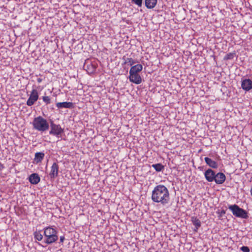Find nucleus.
<instances>
[{"mask_svg": "<svg viewBox=\"0 0 252 252\" xmlns=\"http://www.w3.org/2000/svg\"><path fill=\"white\" fill-rule=\"evenodd\" d=\"M225 211H224V210H222V211H221V212H220V215H224V214H225Z\"/></svg>", "mask_w": 252, "mask_h": 252, "instance_id": "c756f323", "label": "nucleus"}, {"mask_svg": "<svg viewBox=\"0 0 252 252\" xmlns=\"http://www.w3.org/2000/svg\"><path fill=\"white\" fill-rule=\"evenodd\" d=\"M152 200L162 205L168 204L170 200L169 192L167 188L164 185L156 186L152 191Z\"/></svg>", "mask_w": 252, "mask_h": 252, "instance_id": "f257e3e1", "label": "nucleus"}, {"mask_svg": "<svg viewBox=\"0 0 252 252\" xmlns=\"http://www.w3.org/2000/svg\"><path fill=\"white\" fill-rule=\"evenodd\" d=\"M45 154L43 152H37L35 154L34 162L36 164L41 162L44 159Z\"/></svg>", "mask_w": 252, "mask_h": 252, "instance_id": "dca6fc26", "label": "nucleus"}, {"mask_svg": "<svg viewBox=\"0 0 252 252\" xmlns=\"http://www.w3.org/2000/svg\"><path fill=\"white\" fill-rule=\"evenodd\" d=\"M92 67H93V69H92V70H91V72H93L95 70V67H94L93 66H92Z\"/></svg>", "mask_w": 252, "mask_h": 252, "instance_id": "7c9ffc66", "label": "nucleus"}, {"mask_svg": "<svg viewBox=\"0 0 252 252\" xmlns=\"http://www.w3.org/2000/svg\"><path fill=\"white\" fill-rule=\"evenodd\" d=\"M143 69V66L141 64H137L132 66L129 70V74H138Z\"/></svg>", "mask_w": 252, "mask_h": 252, "instance_id": "2eb2a0df", "label": "nucleus"}, {"mask_svg": "<svg viewBox=\"0 0 252 252\" xmlns=\"http://www.w3.org/2000/svg\"><path fill=\"white\" fill-rule=\"evenodd\" d=\"M198 169L201 171H203L204 170V167L203 166H199L198 167Z\"/></svg>", "mask_w": 252, "mask_h": 252, "instance_id": "bb28decb", "label": "nucleus"}, {"mask_svg": "<svg viewBox=\"0 0 252 252\" xmlns=\"http://www.w3.org/2000/svg\"><path fill=\"white\" fill-rule=\"evenodd\" d=\"M42 99L46 104H49L51 103V99L49 96H44L42 97Z\"/></svg>", "mask_w": 252, "mask_h": 252, "instance_id": "b1692460", "label": "nucleus"}, {"mask_svg": "<svg viewBox=\"0 0 252 252\" xmlns=\"http://www.w3.org/2000/svg\"><path fill=\"white\" fill-rule=\"evenodd\" d=\"M37 81L38 83H41L42 81V78H37Z\"/></svg>", "mask_w": 252, "mask_h": 252, "instance_id": "c85d7f7f", "label": "nucleus"}, {"mask_svg": "<svg viewBox=\"0 0 252 252\" xmlns=\"http://www.w3.org/2000/svg\"><path fill=\"white\" fill-rule=\"evenodd\" d=\"M241 88L246 92L252 89V80L250 79H244L241 81Z\"/></svg>", "mask_w": 252, "mask_h": 252, "instance_id": "6e6552de", "label": "nucleus"}, {"mask_svg": "<svg viewBox=\"0 0 252 252\" xmlns=\"http://www.w3.org/2000/svg\"><path fill=\"white\" fill-rule=\"evenodd\" d=\"M204 160L206 163L211 168L216 169L218 167V164L215 160H212L208 157H205Z\"/></svg>", "mask_w": 252, "mask_h": 252, "instance_id": "4468645a", "label": "nucleus"}, {"mask_svg": "<svg viewBox=\"0 0 252 252\" xmlns=\"http://www.w3.org/2000/svg\"><path fill=\"white\" fill-rule=\"evenodd\" d=\"M64 239H65V238L63 236H61L60 238V243H63Z\"/></svg>", "mask_w": 252, "mask_h": 252, "instance_id": "a878e982", "label": "nucleus"}, {"mask_svg": "<svg viewBox=\"0 0 252 252\" xmlns=\"http://www.w3.org/2000/svg\"><path fill=\"white\" fill-rule=\"evenodd\" d=\"M225 179V175L223 173L218 172L216 174L215 179L214 181L217 184H222L224 182Z\"/></svg>", "mask_w": 252, "mask_h": 252, "instance_id": "9b49d317", "label": "nucleus"}, {"mask_svg": "<svg viewBox=\"0 0 252 252\" xmlns=\"http://www.w3.org/2000/svg\"><path fill=\"white\" fill-rule=\"evenodd\" d=\"M29 180L32 184L36 185L40 182V178L37 174L32 173L29 176Z\"/></svg>", "mask_w": 252, "mask_h": 252, "instance_id": "f8f14e48", "label": "nucleus"}, {"mask_svg": "<svg viewBox=\"0 0 252 252\" xmlns=\"http://www.w3.org/2000/svg\"><path fill=\"white\" fill-rule=\"evenodd\" d=\"M34 237L37 241H41L43 239V235L40 231H35L34 234Z\"/></svg>", "mask_w": 252, "mask_h": 252, "instance_id": "aec40b11", "label": "nucleus"}, {"mask_svg": "<svg viewBox=\"0 0 252 252\" xmlns=\"http://www.w3.org/2000/svg\"><path fill=\"white\" fill-rule=\"evenodd\" d=\"M152 167H153L157 172H160L164 169V166L161 163L152 164Z\"/></svg>", "mask_w": 252, "mask_h": 252, "instance_id": "6ab92c4d", "label": "nucleus"}, {"mask_svg": "<svg viewBox=\"0 0 252 252\" xmlns=\"http://www.w3.org/2000/svg\"><path fill=\"white\" fill-rule=\"evenodd\" d=\"M228 209L236 217L245 219H247L249 218L248 212L239 207L237 205H229L228 206Z\"/></svg>", "mask_w": 252, "mask_h": 252, "instance_id": "20e7f679", "label": "nucleus"}, {"mask_svg": "<svg viewBox=\"0 0 252 252\" xmlns=\"http://www.w3.org/2000/svg\"><path fill=\"white\" fill-rule=\"evenodd\" d=\"M56 107L59 108H72L73 107V104L71 102H58L56 104Z\"/></svg>", "mask_w": 252, "mask_h": 252, "instance_id": "ddd939ff", "label": "nucleus"}, {"mask_svg": "<svg viewBox=\"0 0 252 252\" xmlns=\"http://www.w3.org/2000/svg\"><path fill=\"white\" fill-rule=\"evenodd\" d=\"M58 231L52 226L46 227L44 228V235L45 238L43 243L46 245L52 244L58 240Z\"/></svg>", "mask_w": 252, "mask_h": 252, "instance_id": "f03ea898", "label": "nucleus"}, {"mask_svg": "<svg viewBox=\"0 0 252 252\" xmlns=\"http://www.w3.org/2000/svg\"><path fill=\"white\" fill-rule=\"evenodd\" d=\"M251 194H252V187L251 188Z\"/></svg>", "mask_w": 252, "mask_h": 252, "instance_id": "2f4dec72", "label": "nucleus"}, {"mask_svg": "<svg viewBox=\"0 0 252 252\" xmlns=\"http://www.w3.org/2000/svg\"><path fill=\"white\" fill-rule=\"evenodd\" d=\"M216 172L211 169H208L204 172L206 180L209 182H212L215 179Z\"/></svg>", "mask_w": 252, "mask_h": 252, "instance_id": "1a4fd4ad", "label": "nucleus"}, {"mask_svg": "<svg viewBox=\"0 0 252 252\" xmlns=\"http://www.w3.org/2000/svg\"><path fill=\"white\" fill-rule=\"evenodd\" d=\"M157 0H145L146 7L148 9H152L155 7Z\"/></svg>", "mask_w": 252, "mask_h": 252, "instance_id": "f3484780", "label": "nucleus"}, {"mask_svg": "<svg viewBox=\"0 0 252 252\" xmlns=\"http://www.w3.org/2000/svg\"><path fill=\"white\" fill-rule=\"evenodd\" d=\"M234 55H235V53H229L225 56V57L224 58V60H232L234 58Z\"/></svg>", "mask_w": 252, "mask_h": 252, "instance_id": "4be33fe9", "label": "nucleus"}, {"mask_svg": "<svg viewBox=\"0 0 252 252\" xmlns=\"http://www.w3.org/2000/svg\"><path fill=\"white\" fill-rule=\"evenodd\" d=\"M4 168V166L0 162V171L2 170Z\"/></svg>", "mask_w": 252, "mask_h": 252, "instance_id": "cd10ccee", "label": "nucleus"}, {"mask_svg": "<svg viewBox=\"0 0 252 252\" xmlns=\"http://www.w3.org/2000/svg\"><path fill=\"white\" fill-rule=\"evenodd\" d=\"M191 221L193 224L195 226V229H194V231H197L199 227L201 226V221L200 220L197 219L196 217H192L191 218Z\"/></svg>", "mask_w": 252, "mask_h": 252, "instance_id": "a211bd4d", "label": "nucleus"}, {"mask_svg": "<svg viewBox=\"0 0 252 252\" xmlns=\"http://www.w3.org/2000/svg\"><path fill=\"white\" fill-rule=\"evenodd\" d=\"M59 166L57 162H54L51 167V170L49 173V176L51 179H54L58 176Z\"/></svg>", "mask_w": 252, "mask_h": 252, "instance_id": "0eeeda50", "label": "nucleus"}, {"mask_svg": "<svg viewBox=\"0 0 252 252\" xmlns=\"http://www.w3.org/2000/svg\"><path fill=\"white\" fill-rule=\"evenodd\" d=\"M131 2L135 4L138 7H141L142 5L143 0H131Z\"/></svg>", "mask_w": 252, "mask_h": 252, "instance_id": "5701e85b", "label": "nucleus"}, {"mask_svg": "<svg viewBox=\"0 0 252 252\" xmlns=\"http://www.w3.org/2000/svg\"><path fill=\"white\" fill-rule=\"evenodd\" d=\"M32 125L33 129L40 132L46 131L49 128L48 122L41 116L34 118L32 121Z\"/></svg>", "mask_w": 252, "mask_h": 252, "instance_id": "7ed1b4c3", "label": "nucleus"}, {"mask_svg": "<svg viewBox=\"0 0 252 252\" xmlns=\"http://www.w3.org/2000/svg\"><path fill=\"white\" fill-rule=\"evenodd\" d=\"M50 126L51 130L49 131V134L60 137L61 134L63 132V129L61 127L60 125H56L52 122L51 123Z\"/></svg>", "mask_w": 252, "mask_h": 252, "instance_id": "39448f33", "label": "nucleus"}, {"mask_svg": "<svg viewBox=\"0 0 252 252\" xmlns=\"http://www.w3.org/2000/svg\"><path fill=\"white\" fill-rule=\"evenodd\" d=\"M240 250L243 252H250V251L249 248L247 246H243L240 248Z\"/></svg>", "mask_w": 252, "mask_h": 252, "instance_id": "393cba45", "label": "nucleus"}, {"mask_svg": "<svg viewBox=\"0 0 252 252\" xmlns=\"http://www.w3.org/2000/svg\"><path fill=\"white\" fill-rule=\"evenodd\" d=\"M129 79L135 84H140L142 82V78L139 74H129Z\"/></svg>", "mask_w": 252, "mask_h": 252, "instance_id": "9d476101", "label": "nucleus"}, {"mask_svg": "<svg viewBox=\"0 0 252 252\" xmlns=\"http://www.w3.org/2000/svg\"><path fill=\"white\" fill-rule=\"evenodd\" d=\"M136 63V61L133 60L132 58H127L125 63H127L129 65L132 66H133V65Z\"/></svg>", "mask_w": 252, "mask_h": 252, "instance_id": "412c9836", "label": "nucleus"}, {"mask_svg": "<svg viewBox=\"0 0 252 252\" xmlns=\"http://www.w3.org/2000/svg\"><path fill=\"white\" fill-rule=\"evenodd\" d=\"M38 97L37 91L35 89H33L30 95L29 98L27 101V105L29 106H32L38 100Z\"/></svg>", "mask_w": 252, "mask_h": 252, "instance_id": "423d86ee", "label": "nucleus"}, {"mask_svg": "<svg viewBox=\"0 0 252 252\" xmlns=\"http://www.w3.org/2000/svg\"><path fill=\"white\" fill-rule=\"evenodd\" d=\"M251 11H252V8L251 9Z\"/></svg>", "mask_w": 252, "mask_h": 252, "instance_id": "473e14b6", "label": "nucleus"}]
</instances>
